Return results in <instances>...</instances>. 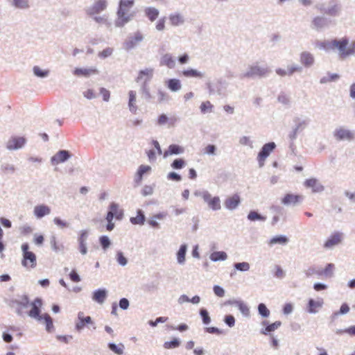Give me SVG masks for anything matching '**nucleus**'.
Instances as JSON below:
<instances>
[{
    "mask_svg": "<svg viewBox=\"0 0 355 355\" xmlns=\"http://www.w3.org/2000/svg\"><path fill=\"white\" fill-rule=\"evenodd\" d=\"M130 221L133 225H142L146 221V216L142 209H137V216L135 217H131Z\"/></svg>",
    "mask_w": 355,
    "mask_h": 355,
    "instance_id": "nucleus-34",
    "label": "nucleus"
},
{
    "mask_svg": "<svg viewBox=\"0 0 355 355\" xmlns=\"http://www.w3.org/2000/svg\"><path fill=\"white\" fill-rule=\"evenodd\" d=\"M349 306L347 303L345 302L342 304L340 309L337 311H334L330 316L329 325L334 324L335 321L340 315H345L349 311Z\"/></svg>",
    "mask_w": 355,
    "mask_h": 355,
    "instance_id": "nucleus-28",
    "label": "nucleus"
},
{
    "mask_svg": "<svg viewBox=\"0 0 355 355\" xmlns=\"http://www.w3.org/2000/svg\"><path fill=\"white\" fill-rule=\"evenodd\" d=\"M341 239V235L339 232H334L327 239L324 244L326 248H331L333 245L338 244Z\"/></svg>",
    "mask_w": 355,
    "mask_h": 355,
    "instance_id": "nucleus-31",
    "label": "nucleus"
},
{
    "mask_svg": "<svg viewBox=\"0 0 355 355\" xmlns=\"http://www.w3.org/2000/svg\"><path fill=\"white\" fill-rule=\"evenodd\" d=\"M302 71L303 67L297 64H293L287 67L288 76H292L295 72L301 73Z\"/></svg>",
    "mask_w": 355,
    "mask_h": 355,
    "instance_id": "nucleus-63",
    "label": "nucleus"
},
{
    "mask_svg": "<svg viewBox=\"0 0 355 355\" xmlns=\"http://www.w3.org/2000/svg\"><path fill=\"white\" fill-rule=\"evenodd\" d=\"M306 188H311L313 193H320L324 190V187L316 178L306 179L304 182Z\"/></svg>",
    "mask_w": 355,
    "mask_h": 355,
    "instance_id": "nucleus-22",
    "label": "nucleus"
},
{
    "mask_svg": "<svg viewBox=\"0 0 355 355\" xmlns=\"http://www.w3.org/2000/svg\"><path fill=\"white\" fill-rule=\"evenodd\" d=\"M316 8L322 13L331 17H338L342 10V5L338 0H329L327 3H319Z\"/></svg>",
    "mask_w": 355,
    "mask_h": 355,
    "instance_id": "nucleus-3",
    "label": "nucleus"
},
{
    "mask_svg": "<svg viewBox=\"0 0 355 355\" xmlns=\"http://www.w3.org/2000/svg\"><path fill=\"white\" fill-rule=\"evenodd\" d=\"M304 200V197L300 194L286 193L281 200L286 206H295Z\"/></svg>",
    "mask_w": 355,
    "mask_h": 355,
    "instance_id": "nucleus-16",
    "label": "nucleus"
},
{
    "mask_svg": "<svg viewBox=\"0 0 355 355\" xmlns=\"http://www.w3.org/2000/svg\"><path fill=\"white\" fill-rule=\"evenodd\" d=\"M153 77V69L152 68H146L140 70L138 73L135 81L141 83L139 93L141 97L147 102H153V96L150 92V83Z\"/></svg>",
    "mask_w": 355,
    "mask_h": 355,
    "instance_id": "nucleus-1",
    "label": "nucleus"
},
{
    "mask_svg": "<svg viewBox=\"0 0 355 355\" xmlns=\"http://www.w3.org/2000/svg\"><path fill=\"white\" fill-rule=\"evenodd\" d=\"M182 73V75L185 77H195L201 78L204 76L203 73L192 68L184 69Z\"/></svg>",
    "mask_w": 355,
    "mask_h": 355,
    "instance_id": "nucleus-44",
    "label": "nucleus"
},
{
    "mask_svg": "<svg viewBox=\"0 0 355 355\" xmlns=\"http://www.w3.org/2000/svg\"><path fill=\"white\" fill-rule=\"evenodd\" d=\"M241 204V197L238 193L227 198L224 201V206L228 210H234Z\"/></svg>",
    "mask_w": 355,
    "mask_h": 355,
    "instance_id": "nucleus-23",
    "label": "nucleus"
},
{
    "mask_svg": "<svg viewBox=\"0 0 355 355\" xmlns=\"http://www.w3.org/2000/svg\"><path fill=\"white\" fill-rule=\"evenodd\" d=\"M99 73L96 68H76L73 74L78 76L89 77L92 74H98Z\"/></svg>",
    "mask_w": 355,
    "mask_h": 355,
    "instance_id": "nucleus-29",
    "label": "nucleus"
},
{
    "mask_svg": "<svg viewBox=\"0 0 355 355\" xmlns=\"http://www.w3.org/2000/svg\"><path fill=\"white\" fill-rule=\"evenodd\" d=\"M50 244L52 250L55 252L62 251L64 248V245L62 243H57L56 236L55 235L51 236Z\"/></svg>",
    "mask_w": 355,
    "mask_h": 355,
    "instance_id": "nucleus-47",
    "label": "nucleus"
},
{
    "mask_svg": "<svg viewBox=\"0 0 355 355\" xmlns=\"http://www.w3.org/2000/svg\"><path fill=\"white\" fill-rule=\"evenodd\" d=\"M72 156L70 151L67 150H60L51 158V164L56 166L62 163L66 162Z\"/></svg>",
    "mask_w": 355,
    "mask_h": 355,
    "instance_id": "nucleus-14",
    "label": "nucleus"
},
{
    "mask_svg": "<svg viewBox=\"0 0 355 355\" xmlns=\"http://www.w3.org/2000/svg\"><path fill=\"white\" fill-rule=\"evenodd\" d=\"M212 261H225L227 258V254L224 251H215L213 252L209 257Z\"/></svg>",
    "mask_w": 355,
    "mask_h": 355,
    "instance_id": "nucleus-43",
    "label": "nucleus"
},
{
    "mask_svg": "<svg viewBox=\"0 0 355 355\" xmlns=\"http://www.w3.org/2000/svg\"><path fill=\"white\" fill-rule=\"evenodd\" d=\"M187 250V245L183 243L180 245L178 251L177 252V261L180 264L185 263V256Z\"/></svg>",
    "mask_w": 355,
    "mask_h": 355,
    "instance_id": "nucleus-37",
    "label": "nucleus"
},
{
    "mask_svg": "<svg viewBox=\"0 0 355 355\" xmlns=\"http://www.w3.org/2000/svg\"><path fill=\"white\" fill-rule=\"evenodd\" d=\"M159 64L160 66H166L169 69H173L175 62L171 54L166 53L161 57Z\"/></svg>",
    "mask_w": 355,
    "mask_h": 355,
    "instance_id": "nucleus-30",
    "label": "nucleus"
},
{
    "mask_svg": "<svg viewBox=\"0 0 355 355\" xmlns=\"http://www.w3.org/2000/svg\"><path fill=\"white\" fill-rule=\"evenodd\" d=\"M340 78V76L338 73H331L330 72H328L327 73V76H323L320 80V84H325L328 82H334L337 80H338Z\"/></svg>",
    "mask_w": 355,
    "mask_h": 355,
    "instance_id": "nucleus-49",
    "label": "nucleus"
},
{
    "mask_svg": "<svg viewBox=\"0 0 355 355\" xmlns=\"http://www.w3.org/2000/svg\"><path fill=\"white\" fill-rule=\"evenodd\" d=\"M331 42V49H338L340 51V56L341 58H345L347 55L354 53L355 51V42H352L351 49L346 50L347 46L349 42V40L346 37H343L341 40H332Z\"/></svg>",
    "mask_w": 355,
    "mask_h": 355,
    "instance_id": "nucleus-5",
    "label": "nucleus"
},
{
    "mask_svg": "<svg viewBox=\"0 0 355 355\" xmlns=\"http://www.w3.org/2000/svg\"><path fill=\"white\" fill-rule=\"evenodd\" d=\"M107 8V1L106 0H98L94 3V4L89 8L86 12L88 15L92 16L95 14H98L101 12L105 10Z\"/></svg>",
    "mask_w": 355,
    "mask_h": 355,
    "instance_id": "nucleus-19",
    "label": "nucleus"
},
{
    "mask_svg": "<svg viewBox=\"0 0 355 355\" xmlns=\"http://www.w3.org/2000/svg\"><path fill=\"white\" fill-rule=\"evenodd\" d=\"M119 207V206L117 203L114 202H111L109 205L106 216H107L108 218H115L119 220H122L124 216V211L123 209H120Z\"/></svg>",
    "mask_w": 355,
    "mask_h": 355,
    "instance_id": "nucleus-18",
    "label": "nucleus"
},
{
    "mask_svg": "<svg viewBox=\"0 0 355 355\" xmlns=\"http://www.w3.org/2000/svg\"><path fill=\"white\" fill-rule=\"evenodd\" d=\"M143 39L144 37L140 31H138L135 32L133 36L128 37V39L124 42V49L127 51H130L134 49L138 43L143 40Z\"/></svg>",
    "mask_w": 355,
    "mask_h": 355,
    "instance_id": "nucleus-17",
    "label": "nucleus"
},
{
    "mask_svg": "<svg viewBox=\"0 0 355 355\" xmlns=\"http://www.w3.org/2000/svg\"><path fill=\"white\" fill-rule=\"evenodd\" d=\"M214 105L209 101L202 102L200 106V112L203 114L212 112Z\"/></svg>",
    "mask_w": 355,
    "mask_h": 355,
    "instance_id": "nucleus-59",
    "label": "nucleus"
},
{
    "mask_svg": "<svg viewBox=\"0 0 355 355\" xmlns=\"http://www.w3.org/2000/svg\"><path fill=\"white\" fill-rule=\"evenodd\" d=\"M171 166L173 169L180 170L186 166V161L182 158H177L173 160Z\"/></svg>",
    "mask_w": 355,
    "mask_h": 355,
    "instance_id": "nucleus-57",
    "label": "nucleus"
},
{
    "mask_svg": "<svg viewBox=\"0 0 355 355\" xmlns=\"http://www.w3.org/2000/svg\"><path fill=\"white\" fill-rule=\"evenodd\" d=\"M201 197L211 210L218 211L221 209L220 200L218 196L211 197L208 191H203L201 193Z\"/></svg>",
    "mask_w": 355,
    "mask_h": 355,
    "instance_id": "nucleus-10",
    "label": "nucleus"
},
{
    "mask_svg": "<svg viewBox=\"0 0 355 355\" xmlns=\"http://www.w3.org/2000/svg\"><path fill=\"white\" fill-rule=\"evenodd\" d=\"M169 20L172 26H178L184 22V17L180 13H173L169 15Z\"/></svg>",
    "mask_w": 355,
    "mask_h": 355,
    "instance_id": "nucleus-41",
    "label": "nucleus"
},
{
    "mask_svg": "<svg viewBox=\"0 0 355 355\" xmlns=\"http://www.w3.org/2000/svg\"><path fill=\"white\" fill-rule=\"evenodd\" d=\"M233 267L236 270L240 272H246L250 270V266L249 263L246 261L243 262H236L233 264Z\"/></svg>",
    "mask_w": 355,
    "mask_h": 355,
    "instance_id": "nucleus-53",
    "label": "nucleus"
},
{
    "mask_svg": "<svg viewBox=\"0 0 355 355\" xmlns=\"http://www.w3.org/2000/svg\"><path fill=\"white\" fill-rule=\"evenodd\" d=\"M99 243L101 247L104 251H106L110 248L112 243L110 238L106 235H102L99 237Z\"/></svg>",
    "mask_w": 355,
    "mask_h": 355,
    "instance_id": "nucleus-52",
    "label": "nucleus"
},
{
    "mask_svg": "<svg viewBox=\"0 0 355 355\" xmlns=\"http://www.w3.org/2000/svg\"><path fill=\"white\" fill-rule=\"evenodd\" d=\"M12 5L17 9L26 10L30 8L28 0H12Z\"/></svg>",
    "mask_w": 355,
    "mask_h": 355,
    "instance_id": "nucleus-46",
    "label": "nucleus"
},
{
    "mask_svg": "<svg viewBox=\"0 0 355 355\" xmlns=\"http://www.w3.org/2000/svg\"><path fill=\"white\" fill-rule=\"evenodd\" d=\"M23 259L21 265L26 268H34L37 266L36 255L34 252L29 251V244L24 243L21 245Z\"/></svg>",
    "mask_w": 355,
    "mask_h": 355,
    "instance_id": "nucleus-7",
    "label": "nucleus"
},
{
    "mask_svg": "<svg viewBox=\"0 0 355 355\" xmlns=\"http://www.w3.org/2000/svg\"><path fill=\"white\" fill-rule=\"evenodd\" d=\"M107 297V291L105 288H98L92 293V300L98 303L102 304Z\"/></svg>",
    "mask_w": 355,
    "mask_h": 355,
    "instance_id": "nucleus-26",
    "label": "nucleus"
},
{
    "mask_svg": "<svg viewBox=\"0 0 355 355\" xmlns=\"http://www.w3.org/2000/svg\"><path fill=\"white\" fill-rule=\"evenodd\" d=\"M88 324L93 325V329H95V324L92 321V319L90 316H84L83 312L80 311L78 313V321L76 322L75 329L77 331L80 332L84 327L87 326Z\"/></svg>",
    "mask_w": 355,
    "mask_h": 355,
    "instance_id": "nucleus-15",
    "label": "nucleus"
},
{
    "mask_svg": "<svg viewBox=\"0 0 355 355\" xmlns=\"http://www.w3.org/2000/svg\"><path fill=\"white\" fill-rule=\"evenodd\" d=\"M270 71L271 70L268 67H261L257 64L251 65L245 73L239 75V78H263L268 76Z\"/></svg>",
    "mask_w": 355,
    "mask_h": 355,
    "instance_id": "nucleus-4",
    "label": "nucleus"
},
{
    "mask_svg": "<svg viewBox=\"0 0 355 355\" xmlns=\"http://www.w3.org/2000/svg\"><path fill=\"white\" fill-rule=\"evenodd\" d=\"M236 306L238 307L241 313L244 316L248 317L250 315V311L248 305L245 303H244V302H243L242 300H238L237 302H236Z\"/></svg>",
    "mask_w": 355,
    "mask_h": 355,
    "instance_id": "nucleus-51",
    "label": "nucleus"
},
{
    "mask_svg": "<svg viewBox=\"0 0 355 355\" xmlns=\"http://www.w3.org/2000/svg\"><path fill=\"white\" fill-rule=\"evenodd\" d=\"M331 23V21L324 17H315L312 20V24L318 30L327 27Z\"/></svg>",
    "mask_w": 355,
    "mask_h": 355,
    "instance_id": "nucleus-27",
    "label": "nucleus"
},
{
    "mask_svg": "<svg viewBox=\"0 0 355 355\" xmlns=\"http://www.w3.org/2000/svg\"><path fill=\"white\" fill-rule=\"evenodd\" d=\"M227 87V83L222 78H219L216 80L215 87L216 93L218 95H225Z\"/></svg>",
    "mask_w": 355,
    "mask_h": 355,
    "instance_id": "nucleus-35",
    "label": "nucleus"
},
{
    "mask_svg": "<svg viewBox=\"0 0 355 355\" xmlns=\"http://www.w3.org/2000/svg\"><path fill=\"white\" fill-rule=\"evenodd\" d=\"M151 171V167L148 165H140L135 175L134 183L135 187L141 184L143 176L145 173H149Z\"/></svg>",
    "mask_w": 355,
    "mask_h": 355,
    "instance_id": "nucleus-25",
    "label": "nucleus"
},
{
    "mask_svg": "<svg viewBox=\"0 0 355 355\" xmlns=\"http://www.w3.org/2000/svg\"><path fill=\"white\" fill-rule=\"evenodd\" d=\"M34 75L39 78H45L49 73V70H42L38 66H35L33 69Z\"/></svg>",
    "mask_w": 355,
    "mask_h": 355,
    "instance_id": "nucleus-62",
    "label": "nucleus"
},
{
    "mask_svg": "<svg viewBox=\"0 0 355 355\" xmlns=\"http://www.w3.org/2000/svg\"><path fill=\"white\" fill-rule=\"evenodd\" d=\"M181 344L179 338H173L170 341H166L164 343L163 347L165 349H175L178 347Z\"/></svg>",
    "mask_w": 355,
    "mask_h": 355,
    "instance_id": "nucleus-54",
    "label": "nucleus"
},
{
    "mask_svg": "<svg viewBox=\"0 0 355 355\" xmlns=\"http://www.w3.org/2000/svg\"><path fill=\"white\" fill-rule=\"evenodd\" d=\"M26 141L24 137L12 136L7 141L6 147L9 150H18L23 148Z\"/></svg>",
    "mask_w": 355,
    "mask_h": 355,
    "instance_id": "nucleus-13",
    "label": "nucleus"
},
{
    "mask_svg": "<svg viewBox=\"0 0 355 355\" xmlns=\"http://www.w3.org/2000/svg\"><path fill=\"white\" fill-rule=\"evenodd\" d=\"M320 269L315 265L310 266L305 271L304 274L306 277L309 278L311 277L313 275H317L320 276Z\"/></svg>",
    "mask_w": 355,
    "mask_h": 355,
    "instance_id": "nucleus-55",
    "label": "nucleus"
},
{
    "mask_svg": "<svg viewBox=\"0 0 355 355\" xmlns=\"http://www.w3.org/2000/svg\"><path fill=\"white\" fill-rule=\"evenodd\" d=\"M107 347L110 350L117 355H122L124 352L125 346L123 343H119L118 345L114 343H109Z\"/></svg>",
    "mask_w": 355,
    "mask_h": 355,
    "instance_id": "nucleus-39",
    "label": "nucleus"
},
{
    "mask_svg": "<svg viewBox=\"0 0 355 355\" xmlns=\"http://www.w3.org/2000/svg\"><path fill=\"white\" fill-rule=\"evenodd\" d=\"M42 320H44L46 324V330L48 333H52L55 330L53 326V321L51 317L48 313H44L42 315Z\"/></svg>",
    "mask_w": 355,
    "mask_h": 355,
    "instance_id": "nucleus-40",
    "label": "nucleus"
},
{
    "mask_svg": "<svg viewBox=\"0 0 355 355\" xmlns=\"http://www.w3.org/2000/svg\"><path fill=\"white\" fill-rule=\"evenodd\" d=\"M334 137L336 141H352L354 139V133L343 127L336 128L334 132Z\"/></svg>",
    "mask_w": 355,
    "mask_h": 355,
    "instance_id": "nucleus-12",
    "label": "nucleus"
},
{
    "mask_svg": "<svg viewBox=\"0 0 355 355\" xmlns=\"http://www.w3.org/2000/svg\"><path fill=\"white\" fill-rule=\"evenodd\" d=\"M43 304V300L40 297H36L30 305L31 309L27 312L28 315L33 318L42 320L41 309Z\"/></svg>",
    "mask_w": 355,
    "mask_h": 355,
    "instance_id": "nucleus-11",
    "label": "nucleus"
},
{
    "mask_svg": "<svg viewBox=\"0 0 355 355\" xmlns=\"http://www.w3.org/2000/svg\"><path fill=\"white\" fill-rule=\"evenodd\" d=\"M277 101L279 103L285 105H288L291 103L290 97L284 92H281L279 94Z\"/></svg>",
    "mask_w": 355,
    "mask_h": 355,
    "instance_id": "nucleus-61",
    "label": "nucleus"
},
{
    "mask_svg": "<svg viewBox=\"0 0 355 355\" xmlns=\"http://www.w3.org/2000/svg\"><path fill=\"white\" fill-rule=\"evenodd\" d=\"M300 62L305 68H311L315 64L314 55L309 51H302L300 54Z\"/></svg>",
    "mask_w": 355,
    "mask_h": 355,
    "instance_id": "nucleus-20",
    "label": "nucleus"
},
{
    "mask_svg": "<svg viewBox=\"0 0 355 355\" xmlns=\"http://www.w3.org/2000/svg\"><path fill=\"white\" fill-rule=\"evenodd\" d=\"M289 239L285 235H277L275 236H273L270 239L269 243L270 245L273 244H282V245H286L288 243Z\"/></svg>",
    "mask_w": 355,
    "mask_h": 355,
    "instance_id": "nucleus-45",
    "label": "nucleus"
},
{
    "mask_svg": "<svg viewBox=\"0 0 355 355\" xmlns=\"http://www.w3.org/2000/svg\"><path fill=\"white\" fill-rule=\"evenodd\" d=\"M261 324L265 326V328L260 330V334L267 336L277 329L282 325V322L278 320L270 324L268 320H263Z\"/></svg>",
    "mask_w": 355,
    "mask_h": 355,
    "instance_id": "nucleus-24",
    "label": "nucleus"
},
{
    "mask_svg": "<svg viewBox=\"0 0 355 355\" xmlns=\"http://www.w3.org/2000/svg\"><path fill=\"white\" fill-rule=\"evenodd\" d=\"M204 331L205 333H209L211 334H217V335H221V334H226V331L223 329H220L216 327H205Z\"/></svg>",
    "mask_w": 355,
    "mask_h": 355,
    "instance_id": "nucleus-58",
    "label": "nucleus"
},
{
    "mask_svg": "<svg viewBox=\"0 0 355 355\" xmlns=\"http://www.w3.org/2000/svg\"><path fill=\"white\" fill-rule=\"evenodd\" d=\"M276 146H277L274 141H270L265 144L261 147L257 155V161L259 167L263 166L266 159L276 148Z\"/></svg>",
    "mask_w": 355,
    "mask_h": 355,
    "instance_id": "nucleus-9",
    "label": "nucleus"
},
{
    "mask_svg": "<svg viewBox=\"0 0 355 355\" xmlns=\"http://www.w3.org/2000/svg\"><path fill=\"white\" fill-rule=\"evenodd\" d=\"M324 304V300L321 297H318L317 300L310 298L308 300L306 311L309 313H316L319 309H320Z\"/></svg>",
    "mask_w": 355,
    "mask_h": 355,
    "instance_id": "nucleus-21",
    "label": "nucleus"
},
{
    "mask_svg": "<svg viewBox=\"0 0 355 355\" xmlns=\"http://www.w3.org/2000/svg\"><path fill=\"white\" fill-rule=\"evenodd\" d=\"M135 0H120L116 12L117 18L114 21L116 27H123L130 21L132 15H127V11L134 6Z\"/></svg>",
    "mask_w": 355,
    "mask_h": 355,
    "instance_id": "nucleus-2",
    "label": "nucleus"
},
{
    "mask_svg": "<svg viewBox=\"0 0 355 355\" xmlns=\"http://www.w3.org/2000/svg\"><path fill=\"white\" fill-rule=\"evenodd\" d=\"M258 313L262 318H268L270 315V310L267 308L264 303H260L258 304Z\"/></svg>",
    "mask_w": 355,
    "mask_h": 355,
    "instance_id": "nucleus-56",
    "label": "nucleus"
},
{
    "mask_svg": "<svg viewBox=\"0 0 355 355\" xmlns=\"http://www.w3.org/2000/svg\"><path fill=\"white\" fill-rule=\"evenodd\" d=\"M247 218L248 220H250L251 222H255L257 220L263 222V221L266 220L267 217L266 216L261 214L257 210H251L248 213V214L247 216Z\"/></svg>",
    "mask_w": 355,
    "mask_h": 355,
    "instance_id": "nucleus-36",
    "label": "nucleus"
},
{
    "mask_svg": "<svg viewBox=\"0 0 355 355\" xmlns=\"http://www.w3.org/2000/svg\"><path fill=\"white\" fill-rule=\"evenodd\" d=\"M335 268L334 263H327L324 269L320 270V276L324 275L327 277H331L334 275V270Z\"/></svg>",
    "mask_w": 355,
    "mask_h": 355,
    "instance_id": "nucleus-50",
    "label": "nucleus"
},
{
    "mask_svg": "<svg viewBox=\"0 0 355 355\" xmlns=\"http://www.w3.org/2000/svg\"><path fill=\"white\" fill-rule=\"evenodd\" d=\"M145 15L150 21H154L159 16V10L153 7H147L144 10Z\"/></svg>",
    "mask_w": 355,
    "mask_h": 355,
    "instance_id": "nucleus-38",
    "label": "nucleus"
},
{
    "mask_svg": "<svg viewBox=\"0 0 355 355\" xmlns=\"http://www.w3.org/2000/svg\"><path fill=\"white\" fill-rule=\"evenodd\" d=\"M295 125L288 134V139L296 140L297 135L302 132L304 129L309 125L311 120L309 118L301 119L298 116H295L293 119Z\"/></svg>",
    "mask_w": 355,
    "mask_h": 355,
    "instance_id": "nucleus-6",
    "label": "nucleus"
},
{
    "mask_svg": "<svg viewBox=\"0 0 355 355\" xmlns=\"http://www.w3.org/2000/svg\"><path fill=\"white\" fill-rule=\"evenodd\" d=\"M116 260L117 263L121 266H125L128 263V259L124 256L123 253L120 250L116 252Z\"/></svg>",
    "mask_w": 355,
    "mask_h": 355,
    "instance_id": "nucleus-60",
    "label": "nucleus"
},
{
    "mask_svg": "<svg viewBox=\"0 0 355 355\" xmlns=\"http://www.w3.org/2000/svg\"><path fill=\"white\" fill-rule=\"evenodd\" d=\"M199 315L201 318L202 322L205 325H208L211 323V318L208 311L205 308H201L199 310Z\"/></svg>",
    "mask_w": 355,
    "mask_h": 355,
    "instance_id": "nucleus-48",
    "label": "nucleus"
},
{
    "mask_svg": "<svg viewBox=\"0 0 355 355\" xmlns=\"http://www.w3.org/2000/svg\"><path fill=\"white\" fill-rule=\"evenodd\" d=\"M7 304L12 308H15V311L18 315H22L24 312L22 308H27L30 305V299L27 294L20 296V300L14 298L9 299Z\"/></svg>",
    "mask_w": 355,
    "mask_h": 355,
    "instance_id": "nucleus-8",
    "label": "nucleus"
},
{
    "mask_svg": "<svg viewBox=\"0 0 355 355\" xmlns=\"http://www.w3.org/2000/svg\"><path fill=\"white\" fill-rule=\"evenodd\" d=\"M51 209L45 205H37L34 208V214L38 218H41L44 216L50 214Z\"/></svg>",
    "mask_w": 355,
    "mask_h": 355,
    "instance_id": "nucleus-33",
    "label": "nucleus"
},
{
    "mask_svg": "<svg viewBox=\"0 0 355 355\" xmlns=\"http://www.w3.org/2000/svg\"><path fill=\"white\" fill-rule=\"evenodd\" d=\"M184 150V148L178 144H171L168 149L165 150L164 157H166L168 155L181 154Z\"/></svg>",
    "mask_w": 355,
    "mask_h": 355,
    "instance_id": "nucleus-32",
    "label": "nucleus"
},
{
    "mask_svg": "<svg viewBox=\"0 0 355 355\" xmlns=\"http://www.w3.org/2000/svg\"><path fill=\"white\" fill-rule=\"evenodd\" d=\"M114 51L113 48L112 47H106L102 51H100L98 54V56L101 59H105L112 55Z\"/></svg>",
    "mask_w": 355,
    "mask_h": 355,
    "instance_id": "nucleus-64",
    "label": "nucleus"
},
{
    "mask_svg": "<svg viewBox=\"0 0 355 355\" xmlns=\"http://www.w3.org/2000/svg\"><path fill=\"white\" fill-rule=\"evenodd\" d=\"M166 85L172 92H177L181 89V83L179 79L171 78L166 82Z\"/></svg>",
    "mask_w": 355,
    "mask_h": 355,
    "instance_id": "nucleus-42",
    "label": "nucleus"
}]
</instances>
